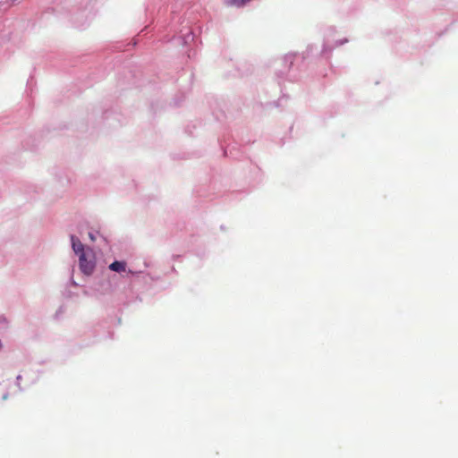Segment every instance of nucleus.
<instances>
[{
  "mask_svg": "<svg viewBox=\"0 0 458 458\" xmlns=\"http://www.w3.org/2000/svg\"><path fill=\"white\" fill-rule=\"evenodd\" d=\"M79 266L81 271L86 276H90L94 272L96 259L90 249H88L87 251H82V253L79 255Z\"/></svg>",
  "mask_w": 458,
  "mask_h": 458,
  "instance_id": "f257e3e1",
  "label": "nucleus"
},
{
  "mask_svg": "<svg viewBox=\"0 0 458 458\" xmlns=\"http://www.w3.org/2000/svg\"><path fill=\"white\" fill-rule=\"evenodd\" d=\"M71 242L72 250L77 255L81 254L82 251H87V250L84 249L82 242L76 236L71 235Z\"/></svg>",
  "mask_w": 458,
  "mask_h": 458,
  "instance_id": "f03ea898",
  "label": "nucleus"
},
{
  "mask_svg": "<svg viewBox=\"0 0 458 458\" xmlns=\"http://www.w3.org/2000/svg\"><path fill=\"white\" fill-rule=\"evenodd\" d=\"M109 268L114 272H124L126 269V263L124 261H114L109 265Z\"/></svg>",
  "mask_w": 458,
  "mask_h": 458,
  "instance_id": "7ed1b4c3",
  "label": "nucleus"
},
{
  "mask_svg": "<svg viewBox=\"0 0 458 458\" xmlns=\"http://www.w3.org/2000/svg\"><path fill=\"white\" fill-rule=\"evenodd\" d=\"M89 238H90V240H91V241H95V239H96V238H95V236H94V234H93V233H90L89 234Z\"/></svg>",
  "mask_w": 458,
  "mask_h": 458,
  "instance_id": "20e7f679",
  "label": "nucleus"
}]
</instances>
